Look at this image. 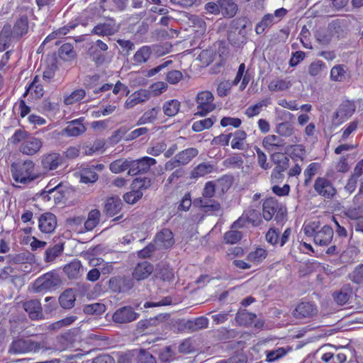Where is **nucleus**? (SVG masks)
Here are the masks:
<instances>
[{"mask_svg":"<svg viewBox=\"0 0 363 363\" xmlns=\"http://www.w3.org/2000/svg\"><path fill=\"white\" fill-rule=\"evenodd\" d=\"M64 162L62 156L58 152L44 154L40 157V167L44 173L55 170Z\"/></svg>","mask_w":363,"mask_h":363,"instance_id":"8","label":"nucleus"},{"mask_svg":"<svg viewBox=\"0 0 363 363\" xmlns=\"http://www.w3.org/2000/svg\"><path fill=\"white\" fill-rule=\"evenodd\" d=\"M52 347L48 346L45 342H37L32 339H17L10 345L9 352L11 354H24L28 352H46L51 350Z\"/></svg>","mask_w":363,"mask_h":363,"instance_id":"2","label":"nucleus"},{"mask_svg":"<svg viewBox=\"0 0 363 363\" xmlns=\"http://www.w3.org/2000/svg\"><path fill=\"white\" fill-rule=\"evenodd\" d=\"M106 311V306L101 303H94L91 304L84 305L83 311L87 315H99L104 313Z\"/></svg>","mask_w":363,"mask_h":363,"instance_id":"48","label":"nucleus"},{"mask_svg":"<svg viewBox=\"0 0 363 363\" xmlns=\"http://www.w3.org/2000/svg\"><path fill=\"white\" fill-rule=\"evenodd\" d=\"M130 167V160L120 159L112 162L109 165V169L111 172L114 174H119L126 169L129 170Z\"/></svg>","mask_w":363,"mask_h":363,"instance_id":"42","label":"nucleus"},{"mask_svg":"<svg viewBox=\"0 0 363 363\" xmlns=\"http://www.w3.org/2000/svg\"><path fill=\"white\" fill-rule=\"evenodd\" d=\"M12 37V29L9 24L4 25L0 31V52L9 47V42Z\"/></svg>","mask_w":363,"mask_h":363,"instance_id":"36","label":"nucleus"},{"mask_svg":"<svg viewBox=\"0 0 363 363\" xmlns=\"http://www.w3.org/2000/svg\"><path fill=\"white\" fill-rule=\"evenodd\" d=\"M314 189L326 199H332L336 194V190L332 183L325 177H318L315 180Z\"/></svg>","mask_w":363,"mask_h":363,"instance_id":"13","label":"nucleus"},{"mask_svg":"<svg viewBox=\"0 0 363 363\" xmlns=\"http://www.w3.org/2000/svg\"><path fill=\"white\" fill-rule=\"evenodd\" d=\"M86 96V91L83 89H78L73 91L69 95L64 97V103L66 105H72L80 101Z\"/></svg>","mask_w":363,"mask_h":363,"instance_id":"47","label":"nucleus"},{"mask_svg":"<svg viewBox=\"0 0 363 363\" xmlns=\"http://www.w3.org/2000/svg\"><path fill=\"white\" fill-rule=\"evenodd\" d=\"M85 131V126L80 122L79 119H77L69 123L68 125L62 130V134L69 137H77Z\"/></svg>","mask_w":363,"mask_h":363,"instance_id":"27","label":"nucleus"},{"mask_svg":"<svg viewBox=\"0 0 363 363\" xmlns=\"http://www.w3.org/2000/svg\"><path fill=\"white\" fill-rule=\"evenodd\" d=\"M28 257L26 253L9 255L6 256V262L10 264H19L27 262Z\"/></svg>","mask_w":363,"mask_h":363,"instance_id":"63","label":"nucleus"},{"mask_svg":"<svg viewBox=\"0 0 363 363\" xmlns=\"http://www.w3.org/2000/svg\"><path fill=\"white\" fill-rule=\"evenodd\" d=\"M294 132L293 123L288 121L279 123L276 126V133L281 137H291L294 134Z\"/></svg>","mask_w":363,"mask_h":363,"instance_id":"41","label":"nucleus"},{"mask_svg":"<svg viewBox=\"0 0 363 363\" xmlns=\"http://www.w3.org/2000/svg\"><path fill=\"white\" fill-rule=\"evenodd\" d=\"M155 243L160 248H169L174 243L172 232L167 228H164L158 232L154 239Z\"/></svg>","mask_w":363,"mask_h":363,"instance_id":"19","label":"nucleus"},{"mask_svg":"<svg viewBox=\"0 0 363 363\" xmlns=\"http://www.w3.org/2000/svg\"><path fill=\"white\" fill-rule=\"evenodd\" d=\"M160 111V108L159 106L154 107L152 109L145 111L138 119L137 125H140L154 122L157 119Z\"/></svg>","mask_w":363,"mask_h":363,"instance_id":"43","label":"nucleus"},{"mask_svg":"<svg viewBox=\"0 0 363 363\" xmlns=\"http://www.w3.org/2000/svg\"><path fill=\"white\" fill-rule=\"evenodd\" d=\"M263 147L268 152H276L284 146V140L275 135H268L262 140Z\"/></svg>","mask_w":363,"mask_h":363,"instance_id":"24","label":"nucleus"},{"mask_svg":"<svg viewBox=\"0 0 363 363\" xmlns=\"http://www.w3.org/2000/svg\"><path fill=\"white\" fill-rule=\"evenodd\" d=\"M30 92L31 94L34 93V96L35 98H40L43 96L44 91L43 86L40 84V79L38 76H35L33 79V82L30 84V85L26 89L23 97H26L28 93Z\"/></svg>","mask_w":363,"mask_h":363,"instance_id":"39","label":"nucleus"},{"mask_svg":"<svg viewBox=\"0 0 363 363\" xmlns=\"http://www.w3.org/2000/svg\"><path fill=\"white\" fill-rule=\"evenodd\" d=\"M193 205L206 213L216 214L221 209L218 201L213 199V198L208 199L203 196L194 199Z\"/></svg>","mask_w":363,"mask_h":363,"instance_id":"9","label":"nucleus"},{"mask_svg":"<svg viewBox=\"0 0 363 363\" xmlns=\"http://www.w3.org/2000/svg\"><path fill=\"white\" fill-rule=\"evenodd\" d=\"M355 105L352 101H344L339 107L336 114L337 116L350 117L355 111Z\"/></svg>","mask_w":363,"mask_h":363,"instance_id":"49","label":"nucleus"},{"mask_svg":"<svg viewBox=\"0 0 363 363\" xmlns=\"http://www.w3.org/2000/svg\"><path fill=\"white\" fill-rule=\"evenodd\" d=\"M320 165L318 162L311 163L307 168L304 170L303 174L305 177L304 185L308 186L311 182L312 178L316 174Z\"/></svg>","mask_w":363,"mask_h":363,"instance_id":"55","label":"nucleus"},{"mask_svg":"<svg viewBox=\"0 0 363 363\" xmlns=\"http://www.w3.org/2000/svg\"><path fill=\"white\" fill-rule=\"evenodd\" d=\"M256 318V315L252 313L248 312L247 310H242L238 312L236 315V320L240 325H247L251 323L255 318Z\"/></svg>","mask_w":363,"mask_h":363,"instance_id":"58","label":"nucleus"},{"mask_svg":"<svg viewBox=\"0 0 363 363\" xmlns=\"http://www.w3.org/2000/svg\"><path fill=\"white\" fill-rule=\"evenodd\" d=\"M43 142L42 139L34 136H28L21 143L19 150L23 155L32 156L37 154L42 148Z\"/></svg>","mask_w":363,"mask_h":363,"instance_id":"12","label":"nucleus"},{"mask_svg":"<svg viewBox=\"0 0 363 363\" xmlns=\"http://www.w3.org/2000/svg\"><path fill=\"white\" fill-rule=\"evenodd\" d=\"M104 169L103 164L87 166L82 167L79 174L80 182L84 184H94L99 179L98 172H101Z\"/></svg>","mask_w":363,"mask_h":363,"instance_id":"10","label":"nucleus"},{"mask_svg":"<svg viewBox=\"0 0 363 363\" xmlns=\"http://www.w3.org/2000/svg\"><path fill=\"white\" fill-rule=\"evenodd\" d=\"M230 182L227 177H222L216 182L210 181L206 183L202 192V196L213 198L216 193V187H221L223 192L226 191L230 187Z\"/></svg>","mask_w":363,"mask_h":363,"instance_id":"11","label":"nucleus"},{"mask_svg":"<svg viewBox=\"0 0 363 363\" xmlns=\"http://www.w3.org/2000/svg\"><path fill=\"white\" fill-rule=\"evenodd\" d=\"M28 31V20L27 16H23L18 18L14 23L12 30V37L13 39H20Z\"/></svg>","mask_w":363,"mask_h":363,"instance_id":"25","label":"nucleus"},{"mask_svg":"<svg viewBox=\"0 0 363 363\" xmlns=\"http://www.w3.org/2000/svg\"><path fill=\"white\" fill-rule=\"evenodd\" d=\"M349 279L357 284L363 283V264H359L354 267L352 272L348 274Z\"/></svg>","mask_w":363,"mask_h":363,"instance_id":"56","label":"nucleus"},{"mask_svg":"<svg viewBox=\"0 0 363 363\" xmlns=\"http://www.w3.org/2000/svg\"><path fill=\"white\" fill-rule=\"evenodd\" d=\"M270 103L269 99H265L258 102L257 104L249 106L245 110V114L248 118H252L255 116H257L262 107L267 106Z\"/></svg>","mask_w":363,"mask_h":363,"instance_id":"50","label":"nucleus"},{"mask_svg":"<svg viewBox=\"0 0 363 363\" xmlns=\"http://www.w3.org/2000/svg\"><path fill=\"white\" fill-rule=\"evenodd\" d=\"M267 255V251L263 248H257L255 251L251 252L247 255V259L254 263H260Z\"/></svg>","mask_w":363,"mask_h":363,"instance_id":"59","label":"nucleus"},{"mask_svg":"<svg viewBox=\"0 0 363 363\" xmlns=\"http://www.w3.org/2000/svg\"><path fill=\"white\" fill-rule=\"evenodd\" d=\"M330 77L334 82H344L349 77L348 68L345 65H336L332 67Z\"/></svg>","mask_w":363,"mask_h":363,"instance_id":"29","label":"nucleus"},{"mask_svg":"<svg viewBox=\"0 0 363 363\" xmlns=\"http://www.w3.org/2000/svg\"><path fill=\"white\" fill-rule=\"evenodd\" d=\"M274 23L275 21H274L272 13H267L264 15L262 20L256 25L255 32L258 35L262 34L267 28L271 27Z\"/></svg>","mask_w":363,"mask_h":363,"instance_id":"46","label":"nucleus"},{"mask_svg":"<svg viewBox=\"0 0 363 363\" xmlns=\"http://www.w3.org/2000/svg\"><path fill=\"white\" fill-rule=\"evenodd\" d=\"M277 212H280L281 215L284 213L277 200L272 197L266 199L262 204L263 218L266 220H270Z\"/></svg>","mask_w":363,"mask_h":363,"instance_id":"17","label":"nucleus"},{"mask_svg":"<svg viewBox=\"0 0 363 363\" xmlns=\"http://www.w3.org/2000/svg\"><path fill=\"white\" fill-rule=\"evenodd\" d=\"M23 306L31 320H36L43 318V308L39 300H28L23 302Z\"/></svg>","mask_w":363,"mask_h":363,"instance_id":"15","label":"nucleus"},{"mask_svg":"<svg viewBox=\"0 0 363 363\" xmlns=\"http://www.w3.org/2000/svg\"><path fill=\"white\" fill-rule=\"evenodd\" d=\"M325 69V65L321 60H316L308 66V74L312 77H316Z\"/></svg>","mask_w":363,"mask_h":363,"instance_id":"61","label":"nucleus"},{"mask_svg":"<svg viewBox=\"0 0 363 363\" xmlns=\"http://www.w3.org/2000/svg\"><path fill=\"white\" fill-rule=\"evenodd\" d=\"M248 21L245 18L233 19L228 32V40L236 48L243 46L247 41V25Z\"/></svg>","mask_w":363,"mask_h":363,"instance_id":"1","label":"nucleus"},{"mask_svg":"<svg viewBox=\"0 0 363 363\" xmlns=\"http://www.w3.org/2000/svg\"><path fill=\"white\" fill-rule=\"evenodd\" d=\"M137 350L128 351L119 355L117 363H137Z\"/></svg>","mask_w":363,"mask_h":363,"instance_id":"60","label":"nucleus"},{"mask_svg":"<svg viewBox=\"0 0 363 363\" xmlns=\"http://www.w3.org/2000/svg\"><path fill=\"white\" fill-rule=\"evenodd\" d=\"M118 31V26H116V21L109 18L108 22L98 23L91 30V33L99 36H110L114 35Z\"/></svg>","mask_w":363,"mask_h":363,"instance_id":"16","label":"nucleus"},{"mask_svg":"<svg viewBox=\"0 0 363 363\" xmlns=\"http://www.w3.org/2000/svg\"><path fill=\"white\" fill-rule=\"evenodd\" d=\"M101 218V212L98 209H92L88 214L87 219L84 221V228L86 231H91L97 226Z\"/></svg>","mask_w":363,"mask_h":363,"instance_id":"38","label":"nucleus"},{"mask_svg":"<svg viewBox=\"0 0 363 363\" xmlns=\"http://www.w3.org/2000/svg\"><path fill=\"white\" fill-rule=\"evenodd\" d=\"M89 53L92 61H94L97 66H100L107 62H110V60H107L106 55L103 52L99 51V50L94 47L90 48Z\"/></svg>","mask_w":363,"mask_h":363,"instance_id":"53","label":"nucleus"},{"mask_svg":"<svg viewBox=\"0 0 363 363\" xmlns=\"http://www.w3.org/2000/svg\"><path fill=\"white\" fill-rule=\"evenodd\" d=\"M62 284L59 274L55 271L49 272L39 277L33 283V290L37 293H45L55 291Z\"/></svg>","mask_w":363,"mask_h":363,"instance_id":"4","label":"nucleus"},{"mask_svg":"<svg viewBox=\"0 0 363 363\" xmlns=\"http://www.w3.org/2000/svg\"><path fill=\"white\" fill-rule=\"evenodd\" d=\"M154 267L147 261L139 262L133 272V277L137 281L147 279L153 272Z\"/></svg>","mask_w":363,"mask_h":363,"instance_id":"22","label":"nucleus"},{"mask_svg":"<svg viewBox=\"0 0 363 363\" xmlns=\"http://www.w3.org/2000/svg\"><path fill=\"white\" fill-rule=\"evenodd\" d=\"M11 169L13 179L16 182L23 184H28L39 177L34 172L35 163L30 160H26L21 164H12Z\"/></svg>","mask_w":363,"mask_h":363,"instance_id":"3","label":"nucleus"},{"mask_svg":"<svg viewBox=\"0 0 363 363\" xmlns=\"http://www.w3.org/2000/svg\"><path fill=\"white\" fill-rule=\"evenodd\" d=\"M77 26V23H69L67 25L53 31L45 38V39L43 42L42 45H45L46 43L57 38H60L66 35L71 29L75 28Z\"/></svg>","mask_w":363,"mask_h":363,"instance_id":"37","label":"nucleus"},{"mask_svg":"<svg viewBox=\"0 0 363 363\" xmlns=\"http://www.w3.org/2000/svg\"><path fill=\"white\" fill-rule=\"evenodd\" d=\"M137 363H157L156 359L152 354L145 350H137Z\"/></svg>","mask_w":363,"mask_h":363,"instance_id":"64","label":"nucleus"},{"mask_svg":"<svg viewBox=\"0 0 363 363\" xmlns=\"http://www.w3.org/2000/svg\"><path fill=\"white\" fill-rule=\"evenodd\" d=\"M328 33H330L331 37H336L337 38L343 35V28L340 20L332 21L328 27Z\"/></svg>","mask_w":363,"mask_h":363,"instance_id":"57","label":"nucleus"},{"mask_svg":"<svg viewBox=\"0 0 363 363\" xmlns=\"http://www.w3.org/2000/svg\"><path fill=\"white\" fill-rule=\"evenodd\" d=\"M76 301V294L73 289L64 291L59 297V303L64 309H71Z\"/></svg>","mask_w":363,"mask_h":363,"instance_id":"26","label":"nucleus"},{"mask_svg":"<svg viewBox=\"0 0 363 363\" xmlns=\"http://www.w3.org/2000/svg\"><path fill=\"white\" fill-rule=\"evenodd\" d=\"M291 86L290 81L281 79L272 80L268 85V88L272 91H284Z\"/></svg>","mask_w":363,"mask_h":363,"instance_id":"52","label":"nucleus"},{"mask_svg":"<svg viewBox=\"0 0 363 363\" xmlns=\"http://www.w3.org/2000/svg\"><path fill=\"white\" fill-rule=\"evenodd\" d=\"M123 203L118 196H112L106 200L104 211L107 216L113 217L122 209Z\"/></svg>","mask_w":363,"mask_h":363,"instance_id":"23","label":"nucleus"},{"mask_svg":"<svg viewBox=\"0 0 363 363\" xmlns=\"http://www.w3.org/2000/svg\"><path fill=\"white\" fill-rule=\"evenodd\" d=\"M156 163L155 159L147 156L135 160H130L131 167L128 172V174L134 176L141 173H146Z\"/></svg>","mask_w":363,"mask_h":363,"instance_id":"7","label":"nucleus"},{"mask_svg":"<svg viewBox=\"0 0 363 363\" xmlns=\"http://www.w3.org/2000/svg\"><path fill=\"white\" fill-rule=\"evenodd\" d=\"M213 170V165L210 163H201L197 165L192 171V176L194 177H203Z\"/></svg>","mask_w":363,"mask_h":363,"instance_id":"54","label":"nucleus"},{"mask_svg":"<svg viewBox=\"0 0 363 363\" xmlns=\"http://www.w3.org/2000/svg\"><path fill=\"white\" fill-rule=\"evenodd\" d=\"M333 235V229L330 226L325 225L318 229L315 236L314 242L319 246H328L332 242Z\"/></svg>","mask_w":363,"mask_h":363,"instance_id":"20","label":"nucleus"},{"mask_svg":"<svg viewBox=\"0 0 363 363\" xmlns=\"http://www.w3.org/2000/svg\"><path fill=\"white\" fill-rule=\"evenodd\" d=\"M216 121V117L212 116L211 117L194 122L191 128L194 132H201L211 128Z\"/></svg>","mask_w":363,"mask_h":363,"instance_id":"40","label":"nucleus"},{"mask_svg":"<svg viewBox=\"0 0 363 363\" xmlns=\"http://www.w3.org/2000/svg\"><path fill=\"white\" fill-rule=\"evenodd\" d=\"M64 272L69 279H77L82 275V264L77 259L64 267Z\"/></svg>","mask_w":363,"mask_h":363,"instance_id":"33","label":"nucleus"},{"mask_svg":"<svg viewBox=\"0 0 363 363\" xmlns=\"http://www.w3.org/2000/svg\"><path fill=\"white\" fill-rule=\"evenodd\" d=\"M352 294V288L350 285L344 286L338 291L333 294L334 301L339 305L345 304L350 299Z\"/></svg>","mask_w":363,"mask_h":363,"instance_id":"35","label":"nucleus"},{"mask_svg":"<svg viewBox=\"0 0 363 363\" xmlns=\"http://www.w3.org/2000/svg\"><path fill=\"white\" fill-rule=\"evenodd\" d=\"M181 104L178 100L172 99L166 101L162 106L164 113L169 116H174L179 111Z\"/></svg>","mask_w":363,"mask_h":363,"instance_id":"44","label":"nucleus"},{"mask_svg":"<svg viewBox=\"0 0 363 363\" xmlns=\"http://www.w3.org/2000/svg\"><path fill=\"white\" fill-rule=\"evenodd\" d=\"M152 54V50L150 46L143 45L140 48L135 55L133 60L136 65H141L146 63Z\"/></svg>","mask_w":363,"mask_h":363,"instance_id":"30","label":"nucleus"},{"mask_svg":"<svg viewBox=\"0 0 363 363\" xmlns=\"http://www.w3.org/2000/svg\"><path fill=\"white\" fill-rule=\"evenodd\" d=\"M57 226L56 216L52 213H43L38 218V227L44 233H52Z\"/></svg>","mask_w":363,"mask_h":363,"instance_id":"18","label":"nucleus"},{"mask_svg":"<svg viewBox=\"0 0 363 363\" xmlns=\"http://www.w3.org/2000/svg\"><path fill=\"white\" fill-rule=\"evenodd\" d=\"M232 133L233 138L231 141V147L240 150H245L247 133L242 130H237Z\"/></svg>","mask_w":363,"mask_h":363,"instance_id":"32","label":"nucleus"},{"mask_svg":"<svg viewBox=\"0 0 363 363\" xmlns=\"http://www.w3.org/2000/svg\"><path fill=\"white\" fill-rule=\"evenodd\" d=\"M271 160L276 165L274 169L286 170L289 166V159L284 153L274 152L270 156Z\"/></svg>","mask_w":363,"mask_h":363,"instance_id":"31","label":"nucleus"},{"mask_svg":"<svg viewBox=\"0 0 363 363\" xmlns=\"http://www.w3.org/2000/svg\"><path fill=\"white\" fill-rule=\"evenodd\" d=\"M59 55L64 60H71L76 56L74 47L71 43L63 44L59 50Z\"/></svg>","mask_w":363,"mask_h":363,"instance_id":"51","label":"nucleus"},{"mask_svg":"<svg viewBox=\"0 0 363 363\" xmlns=\"http://www.w3.org/2000/svg\"><path fill=\"white\" fill-rule=\"evenodd\" d=\"M139 315L132 306H125L119 308L113 313L112 320L115 323L126 324L135 321Z\"/></svg>","mask_w":363,"mask_h":363,"instance_id":"6","label":"nucleus"},{"mask_svg":"<svg viewBox=\"0 0 363 363\" xmlns=\"http://www.w3.org/2000/svg\"><path fill=\"white\" fill-rule=\"evenodd\" d=\"M196 103L197 112L195 116H205L216 108L213 94L209 91L199 92L196 98Z\"/></svg>","mask_w":363,"mask_h":363,"instance_id":"5","label":"nucleus"},{"mask_svg":"<svg viewBox=\"0 0 363 363\" xmlns=\"http://www.w3.org/2000/svg\"><path fill=\"white\" fill-rule=\"evenodd\" d=\"M199 154V150L194 147L185 149L175 155L181 165L187 164L193 158Z\"/></svg>","mask_w":363,"mask_h":363,"instance_id":"34","label":"nucleus"},{"mask_svg":"<svg viewBox=\"0 0 363 363\" xmlns=\"http://www.w3.org/2000/svg\"><path fill=\"white\" fill-rule=\"evenodd\" d=\"M151 92L146 89H140L132 94L126 100L125 107L128 109L147 101L150 98Z\"/></svg>","mask_w":363,"mask_h":363,"instance_id":"21","label":"nucleus"},{"mask_svg":"<svg viewBox=\"0 0 363 363\" xmlns=\"http://www.w3.org/2000/svg\"><path fill=\"white\" fill-rule=\"evenodd\" d=\"M208 320L204 316H201L192 320H188L184 326L189 332H195L208 328Z\"/></svg>","mask_w":363,"mask_h":363,"instance_id":"28","label":"nucleus"},{"mask_svg":"<svg viewBox=\"0 0 363 363\" xmlns=\"http://www.w3.org/2000/svg\"><path fill=\"white\" fill-rule=\"evenodd\" d=\"M363 206L358 205L350 207L346 211L345 215L347 218L352 220H359L363 216Z\"/></svg>","mask_w":363,"mask_h":363,"instance_id":"62","label":"nucleus"},{"mask_svg":"<svg viewBox=\"0 0 363 363\" xmlns=\"http://www.w3.org/2000/svg\"><path fill=\"white\" fill-rule=\"evenodd\" d=\"M316 306L310 302L298 303L293 311V315L297 319L310 318L316 315Z\"/></svg>","mask_w":363,"mask_h":363,"instance_id":"14","label":"nucleus"},{"mask_svg":"<svg viewBox=\"0 0 363 363\" xmlns=\"http://www.w3.org/2000/svg\"><path fill=\"white\" fill-rule=\"evenodd\" d=\"M244 213L248 220V223H250L255 227L258 226L262 223V220L261 214L257 210L250 207L246 209Z\"/></svg>","mask_w":363,"mask_h":363,"instance_id":"45","label":"nucleus"}]
</instances>
